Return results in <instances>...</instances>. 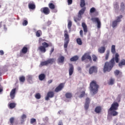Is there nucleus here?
<instances>
[{
    "mask_svg": "<svg viewBox=\"0 0 125 125\" xmlns=\"http://www.w3.org/2000/svg\"><path fill=\"white\" fill-rule=\"evenodd\" d=\"M114 75L115 76H119V75H120V70H116L115 71H114Z\"/></svg>",
    "mask_w": 125,
    "mask_h": 125,
    "instance_id": "43",
    "label": "nucleus"
},
{
    "mask_svg": "<svg viewBox=\"0 0 125 125\" xmlns=\"http://www.w3.org/2000/svg\"><path fill=\"white\" fill-rule=\"evenodd\" d=\"M76 42L78 44H79V45H82V44H83V42L82 41V39H81V38H78L76 40Z\"/></svg>",
    "mask_w": 125,
    "mask_h": 125,
    "instance_id": "35",
    "label": "nucleus"
},
{
    "mask_svg": "<svg viewBox=\"0 0 125 125\" xmlns=\"http://www.w3.org/2000/svg\"><path fill=\"white\" fill-rule=\"evenodd\" d=\"M85 59H87L89 61H92V59H91V56L89 55V54L87 53H85L82 57V61H84Z\"/></svg>",
    "mask_w": 125,
    "mask_h": 125,
    "instance_id": "12",
    "label": "nucleus"
},
{
    "mask_svg": "<svg viewBox=\"0 0 125 125\" xmlns=\"http://www.w3.org/2000/svg\"><path fill=\"white\" fill-rule=\"evenodd\" d=\"M92 58L94 62H96V61L98 60L97 56H96L95 55H92Z\"/></svg>",
    "mask_w": 125,
    "mask_h": 125,
    "instance_id": "38",
    "label": "nucleus"
},
{
    "mask_svg": "<svg viewBox=\"0 0 125 125\" xmlns=\"http://www.w3.org/2000/svg\"><path fill=\"white\" fill-rule=\"evenodd\" d=\"M25 78L24 76H21L19 77V81L21 83H24L25 81Z\"/></svg>",
    "mask_w": 125,
    "mask_h": 125,
    "instance_id": "33",
    "label": "nucleus"
},
{
    "mask_svg": "<svg viewBox=\"0 0 125 125\" xmlns=\"http://www.w3.org/2000/svg\"><path fill=\"white\" fill-rule=\"evenodd\" d=\"M67 27L69 30H71V28H72V21H69Z\"/></svg>",
    "mask_w": 125,
    "mask_h": 125,
    "instance_id": "39",
    "label": "nucleus"
},
{
    "mask_svg": "<svg viewBox=\"0 0 125 125\" xmlns=\"http://www.w3.org/2000/svg\"><path fill=\"white\" fill-rule=\"evenodd\" d=\"M45 39H43L42 38H39V43H42V42H45Z\"/></svg>",
    "mask_w": 125,
    "mask_h": 125,
    "instance_id": "48",
    "label": "nucleus"
},
{
    "mask_svg": "<svg viewBox=\"0 0 125 125\" xmlns=\"http://www.w3.org/2000/svg\"><path fill=\"white\" fill-rule=\"evenodd\" d=\"M40 11L45 14V15H48L50 13V10L47 7H44L41 9Z\"/></svg>",
    "mask_w": 125,
    "mask_h": 125,
    "instance_id": "11",
    "label": "nucleus"
},
{
    "mask_svg": "<svg viewBox=\"0 0 125 125\" xmlns=\"http://www.w3.org/2000/svg\"><path fill=\"white\" fill-rule=\"evenodd\" d=\"M89 67H90V64H87V65L86 66V68H89Z\"/></svg>",
    "mask_w": 125,
    "mask_h": 125,
    "instance_id": "63",
    "label": "nucleus"
},
{
    "mask_svg": "<svg viewBox=\"0 0 125 125\" xmlns=\"http://www.w3.org/2000/svg\"><path fill=\"white\" fill-rule=\"evenodd\" d=\"M54 51V47H52L50 51V55H51Z\"/></svg>",
    "mask_w": 125,
    "mask_h": 125,
    "instance_id": "50",
    "label": "nucleus"
},
{
    "mask_svg": "<svg viewBox=\"0 0 125 125\" xmlns=\"http://www.w3.org/2000/svg\"><path fill=\"white\" fill-rule=\"evenodd\" d=\"M41 94L40 93H37L35 95V98H36V99H41Z\"/></svg>",
    "mask_w": 125,
    "mask_h": 125,
    "instance_id": "40",
    "label": "nucleus"
},
{
    "mask_svg": "<svg viewBox=\"0 0 125 125\" xmlns=\"http://www.w3.org/2000/svg\"><path fill=\"white\" fill-rule=\"evenodd\" d=\"M91 21L93 23H97V28L98 29H100L101 28V21L98 18H92L91 19Z\"/></svg>",
    "mask_w": 125,
    "mask_h": 125,
    "instance_id": "9",
    "label": "nucleus"
},
{
    "mask_svg": "<svg viewBox=\"0 0 125 125\" xmlns=\"http://www.w3.org/2000/svg\"><path fill=\"white\" fill-rule=\"evenodd\" d=\"M84 11H85V8H83L80 11H79L78 18L74 19V21L75 22H78V21H81V19H82V16L84 13Z\"/></svg>",
    "mask_w": 125,
    "mask_h": 125,
    "instance_id": "7",
    "label": "nucleus"
},
{
    "mask_svg": "<svg viewBox=\"0 0 125 125\" xmlns=\"http://www.w3.org/2000/svg\"><path fill=\"white\" fill-rule=\"evenodd\" d=\"M58 125H63V123L62 121H60Z\"/></svg>",
    "mask_w": 125,
    "mask_h": 125,
    "instance_id": "59",
    "label": "nucleus"
},
{
    "mask_svg": "<svg viewBox=\"0 0 125 125\" xmlns=\"http://www.w3.org/2000/svg\"><path fill=\"white\" fill-rule=\"evenodd\" d=\"M54 62H55V59H49L47 61L41 62L40 65L41 66H47L48 64H53Z\"/></svg>",
    "mask_w": 125,
    "mask_h": 125,
    "instance_id": "6",
    "label": "nucleus"
},
{
    "mask_svg": "<svg viewBox=\"0 0 125 125\" xmlns=\"http://www.w3.org/2000/svg\"><path fill=\"white\" fill-rule=\"evenodd\" d=\"M28 8L32 9V10L36 9V4H35L34 1H31L28 3Z\"/></svg>",
    "mask_w": 125,
    "mask_h": 125,
    "instance_id": "16",
    "label": "nucleus"
},
{
    "mask_svg": "<svg viewBox=\"0 0 125 125\" xmlns=\"http://www.w3.org/2000/svg\"><path fill=\"white\" fill-rule=\"evenodd\" d=\"M81 3H80V6L81 7H83V6H85V1L84 0H80Z\"/></svg>",
    "mask_w": 125,
    "mask_h": 125,
    "instance_id": "34",
    "label": "nucleus"
},
{
    "mask_svg": "<svg viewBox=\"0 0 125 125\" xmlns=\"http://www.w3.org/2000/svg\"><path fill=\"white\" fill-rule=\"evenodd\" d=\"M49 46H52V43L50 42L48 43L46 42H43L42 43V45L39 46L38 49L40 52L45 53L46 52V48L49 47Z\"/></svg>",
    "mask_w": 125,
    "mask_h": 125,
    "instance_id": "3",
    "label": "nucleus"
},
{
    "mask_svg": "<svg viewBox=\"0 0 125 125\" xmlns=\"http://www.w3.org/2000/svg\"><path fill=\"white\" fill-rule=\"evenodd\" d=\"M115 82V80L113 79V78H111L109 80V82H108V84L110 85H112L114 84V83Z\"/></svg>",
    "mask_w": 125,
    "mask_h": 125,
    "instance_id": "37",
    "label": "nucleus"
},
{
    "mask_svg": "<svg viewBox=\"0 0 125 125\" xmlns=\"http://www.w3.org/2000/svg\"><path fill=\"white\" fill-rule=\"evenodd\" d=\"M90 88L91 91L94 94H96L98 92V88H99V85L97 84L96 81L93 80L90 83Z\"/></svg>",
    "mask_w": 125,
    "mask_h": 125,
    "instance_id": "2",
    "label": "nucleus"
},
{
    "mask_svg": "<svg viewBox=\"0 0 125 125\" xmlns=\"http://www.w3.org/2000/svg\"><path fill=\"white\" fill-rule=\"evenodd\" d=\"M114 7L116 8V9H119V4H118V3H116L114 5Z\"/></svg>",
    "mask_w": 125,
    "mask_h": 125,
    "instance_id": "56",
    "label": "nucleus"
},
{
    "mask_svg": "<svg viewBox=\"0 0 125 125\" xmlns=\"http://www.w3.org/2000/svg\"><path fill=\"white\" fill-rule=\"evenodd\" d=\"M43 121L45 123H46V122H48V117H45V118H43Z\"/></svg>",
    "mask_w": 125,
    "mask_h": 125,
    "instance_id": "51",
    "label": "nucleus"
},
{
    "mask_svg": "<svg viewBox=\"0 0 125 125\" xmlns=\"http://www.w3.org/2000/svg\"><path fill=\"white\" fill-rule=\"evenodd\" d=\"M26 118H27V116L25 114H23L21 116V119L22 120H24V119H26Z\"/></svg>",
    "mask_w": 125,
    "mask_h": 125,
    "instance_id": "54",
    "label": "nucleus"
},
{
    "mask_svg": "<svg viewBox=\"0 0 125 125\" xmlns=\"http://www.w3.org/2000/svg\"><path fill=\"white\" fill-rule=\"evenodd\" d=\"M64 42L63 44L64 48L66 51H67V47H68V44L70 42V37L69 36V34H68V30H65L64 31Z\"/></svg>",
    "mask_w": 125,
    "mask_h": 125,
    "instance_id": "4",
    "label": "nucleus"
},
{
    "mask_svg": "<svg viewBox=\"0 0 125 125\" xmlns=\"http://www.w3.org/2000/svg\"><path fill=\"white\" fill-rule=\"evenodd\" d=\"M65 60V57L64 56H61L58 59V63H63Z\"/></svg>",
    "mask_w": 125,
    "mask_h": 125,
    "instance_id": "25",
    "label": "nucleus"
},
{
    "mask_svg": "<svg viewBox=\"0 0 125 125\" xmlns=\"http://www.w3.org/2000/svg\"><path fill=\"white\" fill-rule=\"evenodd\" d=\"M68 5H70L73 3V0H67Z\"/></svg>",
    "mask_w": 125,
    "mask_h": 125,
    "instance_id": "53",
    "label": "nucleus"
},
{
    "mask_svg": "<svg viewBox=\"0 0 125 125\" xmlns=\"http://www.w3.org/2000/svg\"><path fill=\"white\" fill-rule=\"evenodd\" d=\"M2 26V21L0 22V28Z\"/></svg>",
    "mask_w": 125,
    "mask_h": 125,
    "instance_id": "62",
    "label": "nucleus"
},
{
    "mask_svg": "<svg viewBox=\"0 0 125 125\" xmlns=\"http://www.w3.org/2000/svg\"><path fill=\"white\" fill-rule=\"evenodd\" d=\"M27 52H28V47L27 45H25L20 51V56L22 57V56H23V54H26Z\"/></svg>",
    "mask_w": 125,
    "mask_h": 125,
    "instance_id": "13",
    "label": "nucleus"
},
{
    "mask_svg": "<svg viewBox=\"0 0 125 125\" xmlns=\"http://www.w3.org/2000/svg\"><path fill=\"white\" fill-rule=\"evenodd\" d=\"M95 11H96V9L94 7H92L90 9V13H93L95 12Z\"/></svg>",
    "mask_w": 125,
    "mask_h": 125,
    "instance_id": "41",
    "label": "nucleus"
},
{
    "mask_svg": "<svg viewBox=\"0 0 125 125\" xmlns=\"http://www.w3.org/2000/svg\"><path fill=\"white\" fill-rule=\"evenodd\" d=\"M88 108H89V104H84V108L86 110H88Z\"/></svg>",
    "mask_w": 125,
    "mask_h": 125,
    "instance_id": "49",
    "label": "nucleus"
},
{
    "mask_svg": "<svg viewBox=\"0 0 125 125\" xmlns=\"http://www.w3.org/2000/svg\"><path fill=\"white\" fill-rule=\"evenodd\" d=\"M119 103L117 102H114L111 104L110 108L108 110V113L109 114L111 111H117L119 109Z\"/></svg>",
    "mask_w": 125,
    "mask_h": 125,
    "instance_id": "5",
    "label": "nucleus"
},
{
    "mask_svg": "<svg viewBox=\"0 0 125 125\" xmlns=\"http://www.w3.org/2000/svg\"><path fill=\"white\" fill-rule=\"evenodd\" d=\"M16 91V88H14L10 92V96L11 99H14V97H15Z\"/></svg>",
    "mask_w": 125,
    "mask_h": 125,
    "instance_id": "18",
    "label": "nucleus"
},
{
    "mask_svg": "<svg viewBox=\"0 0 125 125\" xmlns=\"http://www.w3.org/2000/svg\"><path fill=\"white\" fill-rule=\"evenodd\" d=\"M9 121L11 125H13V123H14V118L13 117H11Z\"/></svg>",
    "mask_w": 125,
    "mask_h": 125,
    "instance_id": "47",
    "label": "nucleus"
},
{
    "mask_svg": "<svg viewBox=\"0 0 125 125\" xmlns=\"http://www.w3.org/2000/svg\"><path fill=\"white\" fill-rule=\"evenodd\" d=\"M79 60V56L76 55L73 57H72L71 58H70V61L71 62H75L76 61H78Z\"/></svg>",
    "mask_w": 125,
    "mask_h": 125,
    "instance_id": "24",
    "label": "nucleus"
},
{
    "mask_svg": "<svg viewBox=\"0 0 125 125\" xmlns=\"http://www.w3.org/2000/svg\"><path fill=\"white\" fill-rule=\"evenodd\" d=\"M69 75L72 76L73 73H74V65L71 63H69Z\"/></svg>",
    "mask_w": 125,
    "mask_h": 125,
    "instance_id": "17",
    "label": "nucleus"
},
{
    "mask_svg": "<svg viewBox=\"0 0 125 125\" xmlns=\"http://www.w3.org/2000/svg\"><path fill=\"white\" fill-rule=\"evenodd\" d=\"M78 71H81V70H82V68L80 67H78Z\"/></svg>",
    "mask_w": 125,
    "mask_h": 125,
    "instance_id": "64",
    "label": "nucleus"
},
{
    "mask_svg": "<svg viewBox=\"0 0 125 125\" xmlns=\"http://www.w3.org/2000/svg\"><path fill=\"white\" fill-rule=\"evenodd\" d=\"M54 97V92L53 91H49L47 93V96L45 97V100H49V98Z\"/></svg>",
    "mask_w": 125,
    "mask_h": 125,
    "instance_id": "15",
    "label": "nucleus"
},
{
    "mask_svg": "<svg viewBox=\"0 0 125 125\" xmlns=\"http://www.w3.org/2000/svg\"><path fill=\"white\" fill-rule=\"evenodd\" d=\"M118 66H119L120 68H122L123 66H125V59L121 60L120 62L118 63Z\"/></svg>",
    "mask_w": 125,
    "mask_h": 125,
    "instance_id": "21",
    "label": "nucleus"
},
{
    "mask_svg": "<svg viewBox=\"0 0 125 125\" xmlns=\"http://www.w3.org/2000/svg\"><path fill=\"white\" fill-rule=\"evenodd\" d=\"M98 68L96 66H92L89 69V75H92V74H97L98 71Z\"/></svg>",
    "mask_w": 125,
    "mask_h": 125,
    "instance_id": "10",
    "label": "nucleus"
},
{
    "mask_svg": "<svg viewBox=\"0 0 125 125\" xmlns=\"http://www.w3.org/2000/svg\"><path fill=\"white\" fill-rule=\"evenodd\" d=\"M41 35H42V30H38V31L36 32V37H37L38 38H40V37H41Z\"/></svg>",
    "mask_w": 125,
    "mask_h": 125,
    "instance_id": "30",
    "label": "nucleus"
},
{
    "mask_svg": "<svg viewBox=\"0 0 125 125\" xmlns=\"http://www.w3.org/2000/svg\"><path fill=\"white\" fill-rule=\"evenodd\" d=\"M105 47L104 46H102L98 49V52L100 53H104V52H105Z\"/></svg>",
    "mask_w": 125,
    "mask_h": 125,
    "instance_id": "28",
    "label": "nucleus"
},
{
    "mask_svg": "<svg viewBox=\"0 0 125 125\" xmlns=\"http://www.w3.org/2000/svg\"><path fill=\"white\" fill-rule=\"evenodd\" d=\"M90 103V99L89 98H86L85 104H89Z\"/></svg>",
    "mask_w": 125,
    "mask_h": 125,
    "instance_id": "44",
    "label": "nucleus"
},
{
    "mask_svg": "<svg viewBox=\"0 0 125 125\" xmlns=\"http://www.w3.org/2000/svg\"><path fill=\"white\" fill-rule=\"evenodd\" d=\"M27 79L28 82H29L30 83H32L31 82L33 80V76H32L31 75H28L27 76Z\"/></svg>",
    "mask_w": 125,
    "mask_h": 125,
    "instance_id": "32",
    "label": "nucleus"
},
{
    "mask_svg": "<svg viewBox=\"0 0 125 125\" xmlns=\"http://www.w3.org/2000/svg\"><path fill=\"white\" fill-rule=\"evenodd\" d=\"M123 18V15H120L116 18V20L114 21H112V28H115L118 26V23H120L122 21L121 19Z\"/></svg>",
    "mask_w": 125,
    "mask_h": 125,
    "instance_id": "8",
    "label": "nucleus"
},
{
    "mask_svg": "<svg viewBox=\"0 0 125 125\" xmlns=\"http://www.w3.org/2000/svg\"><path fill=\"white\" fill-rule=\"evenodd\" d=\"M52 82H53L52 80H49L48 81V83L49 84L51 83H52Z\"/></svg>",
    "mask_w": 125,
    "mask_h": 125,
    "instance_id": "61",
    "label": "nucleus"
},
{
    "mask_svg": "<svg viewBox=\"0 0 125 125\" xmlns=\"http://www.w3.org/2000/svg\"><path fill=\"white\" fill-rule=\"evenodd\" d=\"M82 26L83 28V32L85 35V34L87 33V25H86L85 22H82Z\"/></svg>",
    "mask_w": 125,
    "mask_h": 125,
    "instance_id": "19",
    "label": "nucleus"
},
{
    "mask_svg": "<svg viewBox=\"0 0 125 125\" xmlns=\"http://www.w3.org/2000/svg\"><path fill=\"white\" fill-rule=\"evenodd\" d=\"M3 54H4V52H3V50H0V55H3Z\"/></svg>",
    "mask_w": 125,
    "mask_h": 125,
    "instance_id": "57",
    "label": "nucleus"
},
{
    "mask_svg": "<svg viewBox=\"0 0 125 125\" xmlns=\"http://www.w3.org/2000/svg\"><path fill=\"white\" fill-rule=\"evenodd\" d=\"M108 115H111V116H113V117H115L116 116H117L118 114H119V113L117 111H116V110H112L111 111H109V113H108Z\"/></svg>",
    "mask_w": 125,
    "mask_h": 125,
    "instance_id": "22",
    "label": "nucleus"
},
{
    "mask_svg": "<svg viewBox=\"0 0 125 125\" xmlns=\"http://www.w3.org/2000/svg\"><path fill=\"white\" fill-rule=\"evenodd\" d=\"M110 55V52L109 51H107V53L105 55V60H108L109 58V55Z\"/></svg>",
    "mask_w": 125,
    "mask_h": 125,
    "instance_id": "42",
    "label": "nucleus"
},
{
    "mask_svg": "<svg viewBox=\"0 0 125 125\" xmlns=\"http://www.w3.org/2000/svg\"><path fill=\"white\" fill-rule=\"evenodd\" d=\"M111 52L112 53H115L116 52V46H115V45H112Z\"/></svg>",
    "mask_w": 125,
    "mask_h": 125,
    "instance_id": "36",
    "label": "nucleus"
},
{
    "mask_svg": "<svg viewBox=\"0 0 125 125\" xmlns=\"http://www.w3.org/2000/svg\"><path fill=\"white\" fill-rule=\"evenodd\" d=\"M16 107V104L15 103H11L8 105V107L9 109H13Z\"/></svg>",
    "mask_w": 125,
    "mask_h": 125,
    "instance_id": "27",
    "label": "nucleus"
},
{
    "mask_svg": "<svg viewBox=\"0 0 125 125\" xmlns=\"http://www.w3.org/2000/svg\"><path fill=\"white\" fill-rule=\"evenodd\" d=\"M102 111V107L100 106L96 107L95 109V112L96 114H100V112Z\"/></svg>",
    "mask_w": 125,
    "mask_h": 125,
    "instance_id": "20",
    "label": "nucleus"
},
{
    "mask_svg": "<svg viewBox=\"0 0 125 125\" xmlns=\"http://www.w3.org/2000/svg\"><path fill=\"white\" fill-rule=\"evenodd\" d=\"M64 85H65V83H61L55 89V92H59V91H61L64 88Z\"/></svg>",
    "mask_w": 125,
    "mask_h": 125,
    "instance_id": "14",
    "label": "nucleus"
},
{
    "mask_svg": "<svg viewBox=\"0 0 125 125\" xmlns=\"http://www.w3.org/2000/svg\"><path fill=\"white\" fill-rule=\"evenodd\" d=\"M120 56L118 53L115 54V58H112L110 62H106L104 64V73H106V72H110L112 69H113V67L116 64L115 63V61L116 63H119V61L120 59L119 58Z\"/></svg>",
    "mask_w": 125,
    "mask_h": 125,
    "instance_id": "1",
    "label": "nucleus"
},
{
    "mask_svg": "<svg viewBox=\"0 0 125 125\" xmlns=\"http://www.w3.org/2000/svg\"><path fill=\"white\" fill-rule=\"evenodd\" d=\"M58 114H59L60 115H61V114H63V111L62 110H60L58 112Z\"/></svg>",
    "mask_w": 125,
    "mask_h": 125,
    "instance_id": "60",
    "label": "nucleus"
},
{
    "mask_svg": "<svg viewBox=\"0 0 125 125\" xmlns=\"http://www.w3.org/2000/svg\"><path fill=\"white\" fill-rule=\"evenodd\" d=\"M34 123H36V119L32 118L30 120V123L34 124Z\"/></svg>",
    "mask_w": 125,
    "mask_h": 125,
    "instance_id": "52",
    "label": "nucleus"
},
{
    "mask_svg": "<svg viewBox=\"0 0 125 125\" xmlns=\"http://www.w3.org/2000/svg\"><path fill=\"white\" fill-rule=\"evenodd\" d=\"M48 6L50 9H51L52 10H53L54 8H55V5L53 4V3H50L48 4Z\"/></svg>",
    "mask_w": 125,
    "mask_h": 125,
    "instance_id": "31",
    "label": "nucleus"
},
{
    "mask_svg": "<svg viewBox=\"0 0 125 125\" xmlns=\"http://www.w3.org/2000/svg\"><path fill=\"white\" fill-rule=\"evenodd\" d=\"M121 9L124 10L125 9V3L124 2H122L120 5Z\"/></svg>",
    "mask_w": 125,
    "mask_h": 125,
    "instance_id": "45",
    "label": "nucleus"
},
{
    "mask_svg": "<svg viewBox=\"0 0 125 125\" xmlns=\"http://www.w3.org/2000/svg\"><path fill=\"white\" fill-rule=\"evenodd\" d=\"M3 27H4V31H7V28H6V26L5 24H4V25H3Z\"/></svg>",
    "mask_w": 125,
    "mask_h": 125,
    "instance_id": "58",
    "label": "nucleus"
},
{
    "mask_svg": "<svg viewBox=\"0 0 125 125\" xmlns=\"http://www.w3.org/2000/svg\"><path fill=\"white\" fill-rule=\"evenodd\" d=\"M45 79V74L42 73L39 76V79L40 81H43Z\"/></svg>",
    "mask_w": 125,
    "mask_h": 125,
    "instance_id": "26",
    "label": "nucleus"
},
{
    "mask_svg": "<svg viewBox=\"0 0 125 125\" xmlns=\"http://www.w3.org/2000/svg\"><path fill=\"white\" fill-rule=\"evenodd\" d=\"M23 26H27L28 25V21L24 20L22 22Z\"/></svg>",
    "mask_w": 125,
    "mask_h": 125,
    "instance_id": "46",
    "label": "nucleus"
},
{
    "mask_svg": "<svg viewBox=\"0 0 125 125\" xmlns=\"http://www.w3.org/2000/svg\"><path fill=\"white\" fill-rule=\"evenodd\" d=\"M80 95H79V98H83V97H84L85 95V90H83L82 91H80Z\"/></svg>",
    "mask_w": 125,
    "mask_h": 125,
    "instance_id": "29",
    "label": "nucleus"
},
{
    "mask_svg": "<svg viewBox=\"0 0 125 125\" xmlns=\"http://www.w3.org/2000/svg\"><path fill=\"white\" fill-rule=\"evenodd\" d=\"M83 30H80V36H81V37H82V38H83Z\"/></svg>",
    "mask_w": 125,
    "mask_h": 125,
    "instance_id": "55",
    "label": "nucleus"
},
{
    "mask_svg": "<svg viewBox=\"0 0 125 125\" xmlns=\"http://www.w3.org/2000/svg\"><path fill=\"white\" fill-rule=\"evenodd\" d=\"M65 96L66 98H67V99H71V98L73 97V94H72V93L67 92L65 93Z\"/></svg>",
    "mask_w": 125,
    "mask_h": 125,
    "instance_id": "23",
    "label": "nucleus"
}]
</instances>
